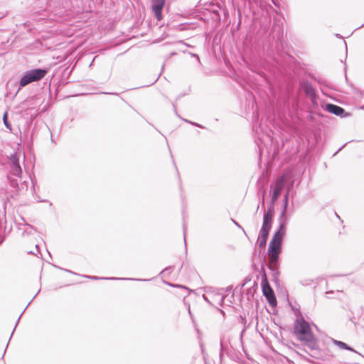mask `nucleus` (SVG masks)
I'll use <instances>...</instances> for the list:
<instances>
[{"label":"nucleus","mask_w":364,"mask_h":364,"mask_svg":"<svg viewBox=\"0 0 364 364\" xmlns=\"http://www.w3.org/2000/svg\"><path fill=\"white\" fill-rule=\"evenodd\" d=\"M282 243L271 240L269 245V269L272 272V277L276 280L279 276V255L281 252Z\"/></svg>","instance_id":"f257e3e1"},{"label":"nucleus","mask_w":364,"mask_h":364,"mask_svg":"<svg viewBox=\"0 0 364 364\" xmlns=\"http://www.w3.org/2000/svg\"><path fill=\"white\" fill-rule=\"evenodd\" d=\"M48 70H31L27 72L20 80V86L26 85L33 82L41 80L47 73Z\"/></svg>","instance_id":"f03ea898"},{"label":"nucleus","mask_w":364,"mask_h":364,"mask_svg":"<svg viewBox=\"0 0 364 364\" xmlns=\"http://www.w3.org/2000/svg\"><path fill=\"white\" fill-rule=\"evenodd\" d=\"M294 333L299 339L312 333L309 323L302 316L294 322Z\"/></svg>","instance_id":"7ed1b4c3"},{"label":"nucleus","mask_w":364,"mask_h":364,"mask_svg":"<svg viewBox=\"0 0 364 364\" xmlns=\"http://www.w3.org/2000/svg\"><path fill=\"white\" fill-rule=\"evenodd\" d=\"M299 87L305 95L310 98L311 102L315 105L316 103V95L313 86L308 81L302 80L299 83Z\"/></svg>","instance_id":"20e7f679"},{"label":"nucleus","mask_w":364,"mask_h":364,"mask_svg":"<svg viewBox=\"0 0 364 364\" xmlns=\"http://www.w3.org/2000/svg\"><path fill=\"white\" fill-rule=\"evenodd\" d=\"M10 173L14 176L20 177L22 173V169L19 164V156L17 154H13L10 159Z\"/></svg>","instance_id":"39448f33"},{"label":"nucleus","mask_w":364,"mask_h":364,"mask_svg":"<svg viewBox=\"0 0 364 364\" xmlns=\"http://www.w3.org/2000/svg\"><path fill=\"white\" fill-rule=\"evenodd\" d=\"M262 285L263 294L267 299L269 304L271 306H275L277 304V299L274 291L266 280L264 282H262Z\"/></svg>","instance_id":"423d86ee"},{"label":"nucleus","mask_w":364,"mask_h":364,"mask_svg":"<svg viewBox=\"0 0 364 364\" xmlns=\"http://www.w3.org/2000/svg\"><path fill=\"white\" fill-rule=\"evenodd\" d=\"M285 183V178L284 176L279 178L275 183L273 193L272 196V205H274L275 201L279 198V196L281 195L282 191L284 188Z\"/></svg>","instance_id":"0eeeda50"},{"label":"nucleus","mask_w":364,"mask_h":364,"mask_svg":"<svg viewBox=\"0 0 364 364\" xmlns=\"http://www.w3.org/2000/svg\"><path fill=\"white\" fill-rule=\"evenodd\" d=\"M151 10L158 21L163 18L162 9L165 6L166 0H151Z\"/></svg>","instance_id":"6e6552de"},{"label":"nucleus","mask_w":364,"mask_h":364,"mask_svg":"<svg viewBox=\"0 0 364 364\" xmlns=\"http://www.w3.org/2000/svg\"><path fill=\"white\" fill-rule=\"evenodd\" d=\"M304 342L306 346H307L311 350H318V339L314 336L313 333L309 334L307 336H304L300 339Z\"/></svg>","instance_id":"1a4fd4ad"},{"label":"nucleus","mask_w":364,"mask_h":364,"mask_svg":"<svg viewBox=\"0 0 364 364\" xmlns=\"http://www.w3.org/2000/svg\"><path fill=\"white\" fill-rule=\"evenodd\" d=\"M324 109L330 113L334 114L336 116H342L345 110L341 107L338 105L327 103L325 105Z\"/></svg>","instance_id":"9d476101"},{"label":"nucleus","mask_w":364,"mask_h":364,"mask_svg":"<svg viewBox=\"0 0 364 364\" xmlns=\"http://www.w3.org/2000/svg\"><path fill=\"white\" fill-rule=\"evenodd\" d=\"M178 53L176 52H171L169 55L165 59L161 68H164L166 66H171V62L178 60Z\"/></svg>","instance_id":"9b49d317"},{"label":"nucleus","mask_w":364,"mask_h":364,"mask_svg":"<svg viewBox=\"0 0 364 364\" xmlns=\"http://www.w3.org/2000/svg\"><path fill=\"white\" fill-rule=\"evenodd\" d=\"M279 228L278 230L276 231L277 232H279L282 235L284 236L285 233H286V218H282L281 219V215L279 216Z\"/></svg>","instance_id":"f8f14e48"},{"label":"nucleus","mask_w":364,"mask_h":364,"mask_svg":"<svg viewBox=\"0 0 364 364\" xmlns=\"http://www.w3.org/2000/svg\"><path fill=\"white\" fill-rule=\"evenodd\" d=\"M269 231H267V230H260V242H259V246L262 247L266 245L267 240L268 238L269 235Z\"/></svg>","instance_id":"ddd939ff"},{"label":"nucleus","mask_w":364,"mask_h":364,"mask_svg":"<svg viewBox=\"0 0 364 364\" xmlns=\"http://www.w3.org/2000/svg\"><path fill=\"white\" fill-rule=\"evenodd\" d=\"M272 220L268 219L267 217L265 218H263L262 225L260 230H267V231H270L272 228Z\"/></svg>","instance_id":"4468645a"},{"label":"nucleus","mask_w":364,"mask_h":364,"mask_svg":"<svg viewBox=\"0 0 364 364\" xmlns=\"http://www.w3.org/2000/svg\"><path fill=\"white\" fill-rule=\"evenodd\" d=\"M333 343L336 346H337L338 347H339L341 349H345V350H350V351H354V350L351 347L348 346L344 342L333 339Z\"/></svg>","instance_id":"2eb2a0df"},{"label":"nucleus","mask_w":364,"mask_h":364,"mask_svg":"<svg viewBox=\"0 0 364 364\" xmlns=\"http://www.w3.org/2000/svg\"><path fill=\"white\" fill-rule=\"evenodd\" d=\"M86 278L91 279L92 280H98V279H110V280H115V279H127V278H116V277H98L96 276H84ZM132 280L133 279H131Z\"/></svg>","instance_id":"dca6fc26"},{"label":"nucleus","mask_w":364,"mask_h":364,"mask_svg":"<svg viewBox=\"0 0 364 364\" xmlns=\"http://www.w3.org/2000/svg\"><path fill=\"white\" fill-rule=\"evenodd\" d=\"M288 196H289V191L287 192V193L284 196V203L282 212L281 213V219L282 218H284L285 215H286L287 208V205H288Z\"/></svg>","instance_id":"f3484780"},{"label":"nucleus","mask_w":364,"mask_h":364,"mask_svg":"<svg viewBox=\"0 0 364 364\" xmlns=\"http://www.w3.org/2000/svg\"><path fill=\"white\" fill-rule=\"evenodd\" d=\"M3 122L6 127L7 129H9L10 132L12 131L11 124L8 121V112H5L3 116Z\"/></svg>","instance_id":"a211bd4d"},{"label":"nucleus","mask_w":364,"mask_h":364,"mask_svg":"<svg viewBox=\"0 0 364 364\" xmlns=\"http://www.w3.org/2000/svg\"><path fill=\"white\" fill-rule=\"evenodd\" d=\"M33 231H35V229L33 228V227L30 225H25V227L23 230L22 235H28L32 234Z\"/></svg>","instance_id":"6ab92c4d"},{"label":"nucleus","mask_w":364,"mask_h":364,"mask_svg":"<svg viewBox=\"0 0 364 364\" xmlns=\"http://www.w3.org/2000/svg\"><path fill=\"white\" fill-rule=\"evenodd\" d=\"M283 237H284L283 235H282L279 232H276L274 234L271 240H274V242L282 243Z\"/></svg>","instance_id":"aec40b11"},{"label":"nucleus","mask_w":364,"mask_h":364,"mask_svg":"<svg viewBox=\"0 0 364 364\" xmlns=\"http://www.w3.org/2000/svg\"><path fill=\"white\" fill-rule=\"evenodd\" d=\"M273 214L274 209L272 207V208H269L267 211H264L263 218H265L267 217L268 219L272 220Z\"/></svg>","instance_id":"412c9836"},{"label":"nucleus","mask_w":364,"mask_h":364,"mask_svg":"<svg viewBox=\"0 0 364 364\" xmlns=\"http://www.w3.org/2000/svg\"><path fill=\"white\" fill-rule=\"evenodd\" d=\"M161 72H159V73H156L154 75V78L152 80L151 84H154V83H155L157 81V80L159 79V77L161 75Z\"/></svg>","instance_id":"4be33fe9"},{"label":"nucleus","mask_w":364,"mask_h":364,"mask_svg":"<svg viewBox=\"0 0 364 364\" xmlns=\"http://www.w3.org/2000/svg\"><path fill=\"white\" fill-rule=\"evenodd\" d=\"M171 105L173 106V110H174V112L176 114V115L181 118L180 115L178 114V112H177V109H176V102H171Z\"/></svg>","instance_id":"5701e85b"},{"label":"nucleus","mask_w":364,"mask_h":364,"mask_svg":"<svg viewBox=\"0 0 364 364\" xmlns=\"http://www.w3.org/2000/svg\"><path fill=\"white\" fill-rule=\"evenodd\" d=\"M183 120H184L185 122H188V123H190V124H193V125H195V126H196V127H200V128H202V127H203L200 124H198V123L188 121V120H187V119H183Z\"/></svg>","instance_id":"b1692460"},{"label":"nucleus","mask_w":364,"mask_h":364,"mask_svg":"<svg viewBox=\"0 0 364 364\" xmlns=\"http://www.w3.org/2000/svg\"><path fill=\"white\" fill-rule=\"evenodd\" d=\"M188 54L191 55L193 58H194L196 61L199 62V56L197 54H194L190 52L188 53Z\"/></svg>","instance_id":"393cba45"},{"label":"nucleus","mask_w":364,"mask_h":364,"mask_svg":"<svg viewBox=\"0 0 364 364\" xmlns=\"http://www.w3.org/2000/svg\"><path fill=\"white\" fill-rule=\"evenodd\" d=\"M234 224L237 226L239 228H241L242 229V228L241 227V225H240L236 221H235L234 220H232Z\"/></svg>","instance_id":"a878e982"},{"label":"nucleus","mask_w":364,"mask_h":364,"mask_svg":"<svg viewBox=\"0 0 364 364\" xmlns=\"http://www.w3.org/2000/svg\"><path fill=\"white\" fill-rule=\"evenodd\" d=\"M167 284H168V285H170V286H172V287H182V288H183V286H181V285H178V284H176V285H173V284H169V283H167Z\"/></svg>","instance_id":"bb28decb"},{"label":"nucleus","mask_w":364,"mask_h":364,"mask_svg":"<svg viewBox=\"0 0 364 364\" xmlns=\"http://www.w3.org/2000/svg\"><path fill=\"white\" fill-rule=\"evenodd\" d=\"M183 232H184V242H185V244L186 243V228L185 227H183Z\"/></svg>","instance_id":"cd10ccee"},{"label":"nucleus","mask_w":364,"mask_h":364,"mask_svg":"<svg viewBox=\"0 0 364 364\" xmlns=\"http://www.w3.org/2000/svg\"><path fill=\"white\" fill-rule=\"evenodd\" d=\"M170 269H171V267H167V268L164 269L162 271V272H161V273H163V272H166V271L169 270Z\"/></svg>","instance_id":"c85d7f7f"},{"label":"nucleus","mask_w":364,"mask_h":364,"mask_svg":"<svg viewBox=\"0 0 364 364\" xmlns=\"http://www.w3.org/2000/svg\"><path fill=\"white\" fill-rule=\"evenodd\" d=\"M203 297L206 301L209 302L205 295H203Z\"/></svg>","instance_id":"c756f323"},{"label":"nucleus","mask_w":364,"mask_h":364,"mask_svg":"<svg viewBox=\"0 0 364 364\" xmlns=\"http://www.w3.org/2000/svg\"><path fill=\"white\" fill-rule=\"evenodd\" d=\"M336 37H338V38H342V36H341V35H339V34H336Z\"/></svg>","instance_id":"7c9ffc66"},{"label":"nucleus","mask_w":364,"mask_h":364,"mask_svg":"<svg viewBox=\"0 0 364 364\" xmlns=\"http://www.w3.org/2000/svg\"><path fill=\"white\" fill-rule=\"evenodd\" d=\"M220 346H221V350H223V345L222 342L220 343Z\"/></svg>","instance_id":"2f4dec72"},{"label":"nucleus","mask_w":364,"mask_h":364,"mask_svg":"<svg viewBox=\"0 0 364 364\" xmlns=\"http://www.w3.org/2000/svg\"><path fill=\"white\" fill-rule=\"evenodd\" d=\"M264 198H263V199H262V206H264Z\"/></svg>","instance_id":"473e14b6"},{"label":"nucleus","mask_w":364,"mask_h":364,"mask_svg":"<svg viewBox=\"0 0 364 364\" xmlns=\"http://www.w3.org/2000/svg\"><path fill=\"white\" fill-rule=\"evenodd\" d=\"M71 71L72 70H70L68 73V75H70L71 73Z\"/></svg>","instance_id":"72a5a7b5"},{"label":"nucleus","mask_w":364,"mask_h":364,"mask_svg":"<svg viewBox=\"0 0 364 364\" xmlns=\"http://www.w3.org/2000/svg\"><path fill=\"white\" fill-rule=\"evenodd\" d=\"M189 314L191 316V311L190 309H189Z\"/></svg>","instance_id":"f704fd0d"}]
</instances>
